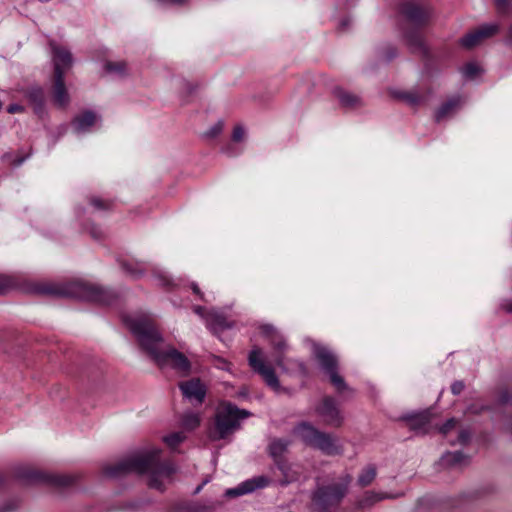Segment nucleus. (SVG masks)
<instances>
[{"mask_svg":"<svg viewBox=\"0 0 512 512\" xmlns=\"http://www.w3.org/2000/svg\"><path fill=\"white\" fill-rule=\"evenodd\" d=\"M470 439V433L467 430H461L458 434L457 441H451L452 445H455L456 443L465 445L468 443Z\"/></svg>","mask_w":512,"mask_h":512,"instance_id":"c9c22d12","label":"nucleus"},{"mask_svg":"<svg viewBox=\"0 0 512 512\" xmlns=\"http://www.w3.org/2000/svg\"><path fill=\"white\" fill-rule=\"evenodd\" d=\"M399 11L401 15L416 26L425 25L431 16V11L428 7L422 6L413 0L402 2Z\"/></svg>","mask_w":512,"mask_h":512,"instance_id":"9b49d317","label":"nucleus"},{"mask_svg":"<svg viewBox=\"0 0 512 512\" xmlns=\"http://www.w3.org/2000/svg\"><path fill=\"white\" fill-rule=\"evenodd\" d=\"M485 407L484 406H481V407H475V406H470L468 408V411L473 413V414H478L480 413L482 410H484Z\"/></svg>","mask_w":512,"mask_h":512,"instance_id":"8fccbe9b","label":"nucleus"},{"mask_svg":"<svg viewBox=\"0 0 512 512\" xmlns=\"http://www.w3.org/2000/svg\"><path fill=\"white\" fill-rule=\"evenodd\" d=\"M351 20L350 18H345L340 22L341 29H346V27L350 24Z\"/></svg>","mask_w":512,"mask_h":512,"instance_id":"603ef678","label":"nucleus"},{"mask_svg":"<svg viewBox=\"0 0 512 512\" xmlns=\"http://www.w3.org/2000/svg\"><path fill=\"white\" fill-rule=\"evenodd\" d=\"M457 425V420L455 418H451L447 420L440 428L439 432L443 435H447L452 429H454Z\"/></svg>","mask_w":512,"mask_h":512,"instance_id":"f704fd0d","label":"nucleus"},{"mask_svg":"<svg viewBox=\"0 0 512 512\" xmlns=\"http://www.w3.org/2000/svg\"><path fill=\"white\" fill-rule=\"evenodd\" d=\"M293 434L305 445L317 449L325 455L335 456L343 452L341 444L334 435L320 431L308 422L296 425Z\"/></svg>","mask_w":512,"mask_h":512,"instance_id":"39448f33","label":"nucleus"},{"mask_svg":"<svg viewBox=\"0 0 512 512\" xmlns=\"http://www.w3.org/2000/svg\"><path fill=\"white\" fill-rule=\"evenodd\" d=\"M24 111H25V108L22 105H19V104H10L7 107V112L9 114L23 113Z\"/></svg>","mask_w":512,"mask_h":512,"instance_id":"79ce46f5","label":"nucleus"},{"mask_svg":"<svg viewBox=\"0 0 512 512\" xmlns=\"http://www.w3.org/2000/svg\"><path fill=\"white\" fill-rule=\"evenodd\" d=\"M209 482H210V479H209V478L204 479V480H203V482H202L200 485H198V486L196 487V489L194 490V493H193V494H194V495L199 494V493L201 492V490L203 489V487H204L206 484H208Z\"/></svg>","mask_w":512,"mask_h":512,"instance_id":"49530a36","label":"nucleus"},{"mask_svg":"<svg viewBox=\"0 0 512 512\" xmlns=\"http://www.w3.org/2000/svg\"><path fill=\"white\" fill-rule=\"evenodd\" d=\"M376 475V466L373 464H369L362 469L361 473L358 476L357 482L360 486L366 487L374 481Z\"/></svg>","mask_w":512,"mask_h":512,"instance_id":"bb28decb","label":"nucleus"},{"mask_svg":"<svg viewBox=\"0 0 512 512\" xmlns=\"http://www.w3.org/2000/svg\"><path fill=\"white\" fill-rule=\"evenodd\" d=\"M222 130V124L221 123H218L216 125H214L211 129H209L205 135L209 138H213V137H216Z\"/></svg>","mask_w":512,"mask_h":512,"instance_id":"ea45409f","label":"nucleus"},{"mask_svg":"<svg viewBox=\"0 0 512 512\" xmlns=\"http://www.w3.org/2000/svg\"><path fill=\"white\" fill-rule=\"evenodd\" d=\"M411 106L419 105L423 102V98L415 92H407L400 95Z\"/></svg>","mask_w":512,"mask_h":512,"instance_id":"72a5a7b5","label":"nucleus"},{"mask_svg":"<svg viewBox=\"0 0 512 512\" xmlns=\"http://www.w3.org/2000/svg\"><path fill=\"white\" fill-rule=\"evenodd\" d=\"M260 330L263 335L269 338L272 348V359L277 367L285 373L299 374L301 376L308 374L307 367L302 361L286 357L289 345L285 337L273 325H261Z\"/></svg>","mask_w":512,"mask_h":512,"instance_id":"20e7f679","label":"nucleus"},{"mask_svg":"<svg viewBox=\"0 0 512 512\" xmlns=\"http://www.w3.org/2000/svg\"><path fill=\"white\" fill-rule=\"evenodd\" d=\"M161 449L151 447L130 455L114 464L106 465L103 473L111 478L135 472L148 475L149 487L163 491L176 472V467L168 461L161 462Z\"/></svg>","mask_w":512,"mask_h":512,"instance_id":"f03ea898","label":"nucleus"},{"mask_svg":"<svg viewBox=\"0 0 512 512\" xmlns=\"http://www.w3.org/2000/svg\"><path fill=\"white\" fill-rule=\"evenodd\" d=\"M158 283L162 286H169L172 284V280L165 272L157 273Z\"/></svg>","mask_w":512,"mask_h":512,"instance_id":"4c0bfd02","label":"nucleus"},{"mask_svg":"<svg viewBox=\"0 0 512 512\" xmlns=\"http://www.w3.org/2000/svg\"><path fill=\"white\" fill-rule=\"evenodd\" d=\"M122 268L132 278H138L144 273V267L139 263L124 262Z\"/></svg>","mask_w":512,"mask_h":512,"instance_id":"2f4dec72","label":"nucleus"},{"mask_svg":"<svg viewBox=\"0 0 512 512\" xmlns=\"http://www.w3.org/2000/svg\"><path fill=\"white\" fill-rule=\"evenodd\" d=\"M510 398L511 397L507 391L501 393V395H500V401L503 404L508 403L510 401Z\"/></svg>","mask_w":512,"mask_h":512,"instance_id":"09e8293b","label":"nucleus"},{"mask_svg":"<svg viewBox=\"0 0 512 512\" xmlns=\"http://www.w3.org/2000/svg\"><path fill=\"white\" fill-rule=\"evenodd\" d=\"M347 492V485L336 483L319 487L312 497V505L318 512H333Z\"/></svg>","mask_w":512,"mask_h":512,"instance_id":"1a4fd4ad","label":"nucleus"},{"mask_svg":"<svg viewBox=\"0 0 512 512\" xmlns=\"http://www.w3.org/2000/svg\"><path fill=\"white\" fill-rule=\"evenodd\" d=\"M200 415L195 412H186L182 415L181 424L185 430L191 431L197 428L200 424Z\"/></svg>","mask_w":512,"mask_h":512,"instance_id":"c756f323","label":"nucleus"},{"mask_svg":"<svg viewBox=\"0 0 512 512\" xmlns=\"http://www.w3.org/2000/svg\"><path fill=\"white\" fill-rule=\"evenodd\" d=\"M387 498H392L390 494L387 493H377L373 491L366 492L362 498L358 501V506L360 508H367L372 506L373 504Z\"/></svg>","mask_w":512,"mask_h":512,"instance_id":"a878e982","label":"nucleus"},{"mask_svg":"<svg viewBox=\"0 0 512 512\" xmlns=\"http://www.w3.org/2000/svg\"><path fill=\"white\" fill-rule=\"evenodd\" d=\"M217 506V503L216 502H210L207 506H200V505H197L195 508H194V511L195 512H205V511H210V510H214Z\"/></svg>","mask_w":512,"mask_h":512,"instance_id":"37998d69","label":"nucleus"},{"mask_svg":"<svg viewBox=\"0 0 512 512\" xmlns=\"http://www.w3.org/2000/svg\"><path fill=\"white\" fill-rule=\"evenodd\" d=\"M98 120L99 117L96 113L85 111L74 118L72 126L77 134H84L92 131Z\"/></svg>","mask_w":512,"mask_h":512,"instance_id":"6ab92c4d","label":"nucleus"},{"mask_svg":"<svg viewBox=\"0 0 512 512\" xmlns=\"http://www.w3.org/2000/svg\"><path fill=\"white\" fill-rule=\"evenodd\" d=\"M468 463V457L460 451L447 452L440 459L443 467H461Z\"/></svg>","mask_w":512,"mask_h":512,"instance_id":"b1692460","label":"nucleus"},{"mask_svg":"<svg viewBox=\"0 0 512 512\" xmlns=\"http://www.w3.org/2000/svg\"><path fill=\"white\" fill-rule=\"evenodd\" d=\"M496 6L499 11L504 12L508 7V0H495Z\"/></svg>","mask_w":512,"mask_h":512,"instance_id":"a18cd8bd","label":"nucleus"},{"mask_svg":"<svg viewBox=\"0 0 512 512\" xmlns=\"http://www.w3.org/2000/svg\"><path fill=\"white\" fill-rule=\"evenodd\" d=\"M462 98L460 96H454L447 100L436 112V120L441 121L446 117L454 114L461 106Z\"/></svg>","mask_w":512,"mask_h":512,"instance_id":"4be33fe9","label":"nucleus"},{"mask_svg":"<svg viewBox=\"0 0 512 512\" xmlns=\"http://www.w3.org/2000/svg\"><path fill=\"white\" fill-rule=\"evenodd\" d=\"M404 420L407 422L409 428L416 434L424 435L431 431V412L429 410L407 415L404 417Z\"/></svg>","mask_w":512,"mask_h":512,"instance_id":"a211bd4d","label":"nucleus"},{"mask_svg":"<svg viewBox=\"0 0 512 512\" xmlns=\"http://www.w3.org/2000/svg\"><path fill=\"white\" fill-rule=\"evenodd\" d=\"M43 292L100 304H111L116 298V294L112 290L83 280L50 285L45 287Z\"/></svg>","mask_w":512,"mask_h":512,"instance_id":"7ed1b4c3","label":"nucleus"},{"mask_svg":"<svg viewBox=\"0 0 512 512\" xmlns=\"http://www.w3.org/2000/svg\"><path fill=\"white\" fill-rule=\"evenodd\" d=\"M14 474L18 479L27 484L41 483L57 488L69 487L77 481L75 475L49 473L27 465L17 466Z\"/></svg>","mask_w":512,"mask_h":512,"instance_id":"0eeeda50","label":"nucleus"},{"mask_svg":"<svg viewBox=\"0 0 512 512\" xmlns=\"http://www.w3.org/2000/svg\"><path fill=\"white\" fill-rule=\"evenodd\" d=\"M335 95L338 98L340 104L348 109L359 107L362 103L361 99L358 96L350 92H347L343 89H336Z\"/></svg>","mask_w":512,"mask_h":512,"instance_id":"393cba45","label":"nucleus"},{"mask_svg":"<svg viewBox=\"0 0 512 512\" xmlns=\"http://www.w3.org/2000/svg\"><path fill=\"white\" fill-rule=\"evenodd\" d=\"M315 411L328 426L339 427L343 422V416L338 404L332 397H324L322 402L315 408Z\"/></svg>","mask_w":512,"mask_h":512,"instance_id":"f8f14e48","label":"nucleus"},{"mask_svg":"<svg viewBox=\"0 0 512 512\" xmlns=\"http://www.w3.org/2000/svg\"><path fill=\"white\" fill-rule=\"evenodd\" d=\"M92 236H93L94 238L98 239V238H100L101 233H100V232H99V233H98V232H92Z\"/></svg>","mask_w":512,"mask_h":512,"instance_id":"13d9d810","label":"nucleus"},{"mask_svg":"<svg viewBox=\"0 0 512 512\" xmlns=\"http://www.w3.org/2000/svg\"><path fill=\"white\" fill-rule=\"evenodd\" d=\"M269 479L265 476H257L247 479L234 488H229L225 491V496L228 498H235L254 492L257 489L264 488L268 485Z\"/></svg>","mask_w":512,"mask_h":512,"instance_id":"2eb2a0df","label":"nucleus"},{"mask_svg":"<svg viewBox=\"0 0 512 512\" xmlns=\"http://www.w3.org/2000/svg\"><path fill=\"white\" fill-rule=\"evenodd\" d=\"M104 69L108 74L115 77H123L127 74V65L123 61L106 62Z\"/></svg>","mask_w":512,"mask_h":512,"instance_id":"c85d7f7f","label":"nucleus"},{"mask_svg":"<svg viewBox=\"0 0 512 512\" xmlns=\"http://www.w3.org/2000/svg\"><path fill=\"white\" fill-rule=\"evenodd\" d=\"M250 367L265 381L266 385L275 392L281 390L279 379L272 366L267 365L262 358V350L259 347H253L248 356Z\"/></svg>","mask_w":512,"mask_h":512,"instance_id":"9d476101","label":"nucleus"},{"mask_svg":"<svg viewBox=\"0 0 512 512\" xmlns=\"http://www.w3.org/2000/svg\"><path fill=\"white\" fill-rule=\"evenodd\" d=\"M91 204L98 210H104L107 209L109 206V203L100 199V198H93L91 200Z\"/></svg>","mask_w":512,"mask_h":512,"instance_id":"58836bf2","label":"nucleus"},{"mask_svg":"<svg viewBox=\"0 0 512 512\" xmlns=\"http://www.w3.org/2000/svg\"><path fill=\"white\" fill-rule=\"evenodd\" d=\"M23 162H24V159H23V158L17 159V160H15V165L19 166V165H21Z\"/></svg>","mask_w":512,"mask_h":512,"instance_id":"4d7b16f0","label":"nucleus"},{"mask_svg":"<svg viewBox=\"0 0 512 512\" xmlns=\"http://www.w3.org/2000/svg\"><path fill=\"white\" fill-rule=\"evenodd\" d=\"M24 95L33 106L34 112L41 115L45 105V92L43 88L38 85H33L24 91Z\"/></svg>","mask_w":512,"mask_h":512,"instance_id":"aec40b11","label":"nucleus"},{"mask_svg":"<svg viewBox=\"0 0 512 512\" xmlns=\"http://www.w3.org/2000/svg\"><path fill=\"white\" fill-rule=\"evenodd\" d=\"M54 76L64 77L65 72L72 65V55L69 50L58 45H52Z\"/></svg>","mask_w":512,"mask_h":512,"instance_id":"f3484780","label":"nucleus"},{"mask_svg":"<svg viewBox=\"0 0 512 512\" xmlns=\"http://www.w3.org/2000/svg\"><path fill=\"white\" fill-rule=\"evenodd\" d=\"M191 288H192V290H193V292L195 294L199 295L201 297V299L203 298L202 297V293H201V291H200V289H199V287H198V285L196 283H192L191 284Z\"/></svg>","mask_w":512,"mask_h":512,"instance_id":"3c124183","label":"nucleus"},{"mask_svg":"<svg viewBox=\"0 0 512 512\" xmlns=\"http://www.w3.org/2000/svg\"><path fill=\"white\" fill-rule=\"evenodd\" d=\"M194 312L201 317H205L207 319V314L205 315V309L201 306H195Z\"/></svg>","mask_w":512,"mask_h":512,"instance_id":"de8ad7c7","label":"nucleus"},{"mask_svg":"<svg viewBox=\"0 0 512 512\" xmlns=\"http://www.w3.org/2000/svg\"><path fill=\"white\" fill-rule=\"evenodd\" d=\"M313 355L337 392L343 393L350 390L343 377L338 373V359L330 349L320 344H314Z\"/></svg>","mask_w":512,"mask_h":512,"instance_id":"6e6552de","label":"nucleus"},{"mask_svg":"<svg viewBox=\"0 0 512 512\" xmlns=\"http://www.w3.org/2000/svg\"><path fill=\"white\" fill-rule=\"evenodd\" d=\"M500 30L498 23H487L479 26L474 31L467 33L459 43L463 48L472 49L479 45L484 39L490 38Z\"/></svg>","mask_w":512,"mask_h":512,"instance_id":"ddd939ff","label":"nucleus"},{"mask_svg":"<svg viewBox=\"0 0 512 512\" xmlns=\"http://www.w3.org/2000/svg\"><path fill=\"white\" fill-rule=\"evenodd\" d=\"M290 443L291 442L288 439L277 438L273 439L269 444L270 455L273 457L278 468L282 471L285 477V484L294 480V478L288 474V467L282 459V456L287 451Z\"/></svg>","mask_w":512,"mask_h":512,"instance_id":"4468645a","label":"nucleus"},{"mask_svg":"<svg viewBox=\"0 0 512 512\" xmlns=\"http://www.w3.org/2000/svg\"><path fill=\"white\" fill-rule=\"evenodd\" d=\"M480 73H481V68L476 63H467L462 68V74L464 75V77L469 78V79H473Z\"/></svg>","mask_w":512,"mask_h":512,"instance_id":"473e14b6","label":"nucleus"},{"mask_svg":"<svg viewBox=\"0 0 512 512\" xmlns=\"http://www.w3.org/2000/svg\"><path fill=\"white\" fill-rule=\"evenodd\" d=\"M464 383L462 381H455L451 385V391L454 395H459L464 390Z\"/></svg>","mask_w":512,"mask_h":512,"instance_id":"a19ab883","label":"nucleus"},{"mask_svg":"<svg viewBox=\"0 0 512 512\" xmlns=\"http://www.w3.org/2000/svg\"><path fill=\"white\" fill-rule=\"evenodd\" d=\"M123 322L136 338L140 347L159 366H169L182 376L190 373V361L174 347L165 345L152 315L144 312L125 314Z\"/></svg>","mask_w":512,"mask_h":512,"instance_id":"f257e3e1","label":"nucleus"},{"mask_svg":"<svg viewBox=\"0 0 512 512\" xmlns=\"http://www.w3.org/2000/svg\"><path fill=\"white\" fill-rule=\"evenodd\" d=\"M250 413L239 409L230 402H221L215 414V426L210 432L212 440H220L233 433L239 427V421L247 418Z\"/></svg>","mask_w":512,"mask_h":512,"instance_id":"423d86ee","label":"nucleus"},{"mask_svg":"<svg viewBox=\"0 0 512 512\" xmlns=\"http://www.w3.org/2000/svg\"><path fill=\"white\" fill-rule=\"evenodd\" d=\"M17 506H18L17 501H12L11 504H9L8 506L5 507V512L11 511V510L15 509Z\"/></svg>","mask_w":512,"mask_h":512,"instance_id":"864d4df0","label":"nucleus"},{"mask_svg":"<svg viewBox=\"0 0 512 512\" xmlns=\"http://www.w3.org/2000/svg\"><path fill=\"white\" fill-rule=\"evenodd\" d=\"M405 39L411 49L425 52L424 42L421 34L418 31L406 32Z\"/></svg>","mask_w":512,"mask_h":512,"instance_id":"cd10ccee","label":"nucleus"},{"mask_svg":"<svg viewBox=\"0 0 512 512\" xmlns=\"http://www.w3.org/2000/svg\"><path fill=\"white\" fill-rule=\"evenodd\" d=\"M245 136V130L242 126H236L233 130L232 139L234 142H240Z\"/></svg>","mask_w":512,"mask_h":512,"instance_id":"e433bc0d","label":"nucleus"},{"mask_svg":"<svg viewBox=\"0 0 512 512\" xmlns=\"http://www.w3.org/2000/svg\"><path fill=\"white\" fill-rule=\"evenodd\" d=\"M207 325L213 331L227 329L231 326L224 314L215 309L207 313Z\"/></svg>","mask_w":512,"mask_h":512,"instance_id":"5701e85b","label":"nucleus"},{"mask_svg":"<svg viewBox=\"0 0 512 512\" xmlns=\"http://www.w3.org/2000/svg\"><path fill=\"white\" fill-rule=\"evenodd\" d=\"M52 98L54 104L59 108H65L68 105L70 98L64 84V77L54 76Z\"/></svg>","mask_w":512,"mask_h":512,"instance_id":"412c9836","label":"nucleus"},{"mask_svg":"<svg viewBox=\"0 0 512 512\" xmlns=\"http://www.w3.org/2000/svg\"><path fill=\"white\" fill-rule=\"evenodd\" d=\"M507 44L512 46V25L508 29Z\"/></svg>","mask_w":512,"mask_h":512,"instance_id":"5fc2aeb1","label":"nucleus"},{"mask_svg":"<svg viewBox=\"0 0 512 512\" xmlns=\"http://www.w3.org/2000/svg\"><path fill=\"white\" fill-rule=\"evenodd\" d=\"M9 285V280L6 277L0 275V294L4 293V291L9 287Z\"/></svg>","mask_w":512,"mask_h":512,"instance_id":"c03bdc74","label":"nucleus"},{"mask_svg":"<svg viewBox=\"0 0 512 512\" xmlns=\"http://www.w3.org/2000/svg\"><path fill=\"white\" fill-rule=\"evenodd\" d=\"M186 439L184 432H173L163 437V442L172 450L176 449Z\"/></svg>","mask_w":512,"mask_h":512,"instance_id":"7c9ffc66","label":"nucleus"},{"mask_svg":"<svg viewBox=\"0 0 512 512\" xmlns=\"http://www.w3.org/2000/svg\"><path fill=\"white\" fill-rule=\"evenodd\" d=\"M505 309L507 312L512 313V303L505 305Z\"/></svg>","mask_w":512,"mask_h":512,"instance_id":"6e6d98bb","label":"nucleus"},{"mask_svg":"<svg viewBox=\"0 0 512 512\" xmlns=\"http://www.w3.org/2000/svg\"><path fill=\"white\" fill-rule=\"evenodd\" d=\"M185 398L196 404H201L206 396V388L200 379H190L179 384Z\"/></svg>","mask_w":512,"mask_h":512,"instance_id":"dca6fc26","label":"nucleus"}]
</instances>
